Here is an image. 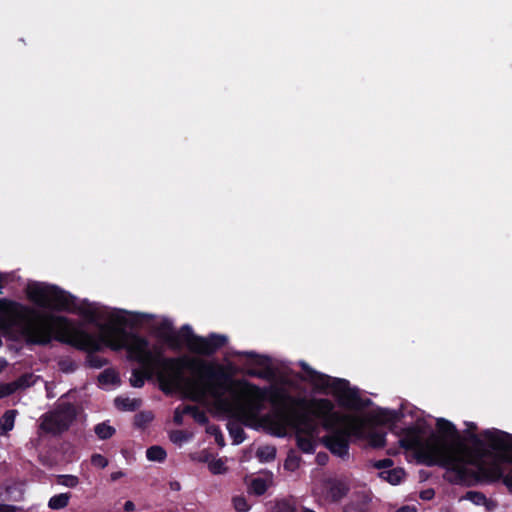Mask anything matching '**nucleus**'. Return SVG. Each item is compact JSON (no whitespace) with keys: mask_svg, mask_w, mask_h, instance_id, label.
Returning <instances> with one entry per match:
<instances>
[{"mask_svg":"<svg viewBox=\"0 0 512 512\" xmlns=\"http://www.w3.org/2000/svg\"><path fill=\"white\" fill-rule=\"evenodd\" d=\"M243 356L252 360L256 365L264 367L263 370L250 369L247 371V375L250 377H256L260 379L269 380L274 376V370L271 367V358L267 355H260L254 351H246L242 353Z\"/></svg>","mask_w":512,"mask_h":512,"instance_id":"obj_11","label":"nucleus"},{"mask_svg":"<svg viewBox=\"0 0 512 512\" xmlns=\"http://www.w3.org/2000/svg\"><path fill=\"white\" fill-rule=\"evenodd\" d=\"M233 507L238 512H247L249 510V505L247 500L243 496H235L232 499Z\"/></svg>","mask_w":512,"mask_h":512,"instance_id":"obj_33","label":"nucleus"},{"mask_svg":"<svg viewBox=\"0 0 512 512\" xmlns=\"http://www.w3.org/2000/svg\"><path fill=\"white\" fill-rule=\"evenodd\" d=\"M172 440H173L174 442H177V441H178V439H177V438H173V437H172Z\"/></svg>","mask_w":512,"mask_h":512,"instance_id":"obj_53","label":"nucleus"},{"mask_svg":"<svg viewBox=\"0 0 512 512\" xmlns=\"http://www.w3.org/2000/svg\"><path fill=\"white\" fill-rule=\"evenodd\" d=\"M380 475L390 484L397 485L405 477V471L402 468H393L388 471L381 472Z\"/></svg>","mask_w":512,"mask_h":512,"instance_id":"obj_20","label":"nucleus"},{"mask_svg":"<svg viewBox=\"0 0 512 512\" xmlns=\"http://www.w3.org/2000/svg\"><path fill=\"white\" fill-rule=\"evenodd\" d=\"M6 361L4 359H0V370H2L6 366Z\"/></svg>","mask_w":512,"mask_h":512,"instance_id":"obj_49","label":"nucleus"},{"mask_svg":"<svg viewBox=\"0 0 512 512\" xmlns=\"http://www.w3.org/2000/svg\"><path fill=\"white\" fill-rule=\"evenodd\" d=\"M326 496L331 502H339L349 492V487L342 481L339 480H328L327 481Z\"/></svg>","mask_w":512,"mask_h":512,"instance_id":"obj_13","label":"nucleus"},{"mask_svg":"<svg viewBox=\"0 0 512 512\" xmlns=\"http://www.w3.org/2000/svg\"><path fill=\"white\" fill-rule=\"evenodd\" d=\"M405 437L400 440L403 448L414 450L417 461L428 467L445 469L443 478L453 485L471 487L478 483H493L503 477L502 463L512 464V435L501 430H484L482 436L495 452V460L486 464L484 459L491 456L485 449L484 441L475 433L470 435L474 450L464 455L449 445L423 442L420 429L410 426L403 430Z\"/></svg>","mask_w":512,"mask_h":512,"instance_id":"obj_2","label":"nucleus"},{"mask_svg":"<svg viewBox=\"0 0 512 512\" xmlns=\"http://www.w3.org/2000/svg\"><path fill=\"white\" fill-rule=\"evenodd\" d=\"M295 438L297 447L303 453L311 454L315 452L316 442L314 441L312 435L303 436L302 434H296Z\"/></svg>","mask_w":512,"mask_h":512,"instance_id":"obj_15","label":"nucleus"},{"mask_svg":"<svg viewBox=\"0 0 512 512\" xmlns=\"http://www.w3.org/2000/svg\"><path fill=\"white\" fill-rule=\"evenodd\" d=\"M373 466H374V468L379 469V470L385 469V468H390L393 466V460L390 458H384V459L376 461L373 464Z\"/></svg>","mask_w":512,"mask_h":512,"instance_id":"obj_39","label":"nucleus"},{"mask_svg":"<svg viewBox=\"0 0 512 512\" xmlns=\"http://www.w3.org/2000/svg\"><path fill=\"white\" fill-rule=\"evenodd\" d=\"M436 427L438 432L446 439H451L456 443L458 448H465V445L461 439L460 433L456 426L444 418L437 419Z\"/></svg>","mask_w":512,"mask_h":512,"instance_id":"obj_12","label":"nucleus"},{"mask_svg":"<svg viewBox=\"0 0 512 512\" xmlns=\"http://www.w3.org/2000/svg\"><path fill=\"white\" fill-rule=\"evenodd\" d=\"M182 340L187 348L195 354L211 356L227 343V337L211 333L207 337L194 334L189 325L181 327Z\"/></svg>","mask_w":512,"mask_h":512,"instance_id":"obj_9","label":"nucleus"},{"mask_svg":"<svg viewBox=\"0 0 512 512\" xmlns=\"http://www.w3.org/2000/svg\"><path fill=\"white\" fill-rule=\"evenodd\" d=\"M395 512H417V509L415 506L404 505L397 509Z\"/></svg>","mask_w":512,"mask_h":512,"instance_id":"obj_44","label":"nucleus"},{"mask_svg":"<svg viewBox=\"0 0 512 512\" xmlns=\"http://www.w3.org/2000/svg\"><path fill=\"white\" fill-rule=\"evenodd\" d=\"M98 381L101 384H116L119 382V376L114 369L108 368L100 373Z\"/></svg>","mask_w":512,"mask_h":512,"instance_id":"obj_25","label":"nucleus"},{"mask_svg":"<svg viewBox=\"0 0 512 512\" xmlns=\"http://www.w3.org/2000/svg\"><path fill=\"white\" fill-rule=\"evenodd\" d=\"M435 495V492L433 489H427L420 493V497L423 500H431Z\"/></svg>","mask_w":512,"mask_h":512,"instance_id":"obj_41","label":"nucleus"},{"mask_svg":"<svg viewBox=\"0 0 512 512\" xmlns=\"http://www.w3.org/2000/svg\"><path fill=\"white\" fill-rule=\"evenodd\" d=\"M94 432L99 439L107 440L115 434L116 430L106 422H102L94 427Z\"/></svg>","mask_w":512,"mask_h":512,"instance_id":"obj_23","label":"nucleus"},{"mask_svg":"<svg viewBox=\"0 0 512 512\" xmlns=\"http://www.w3.org/2000/svg\"><path fill=\"white\" fill-rule=\"evenodd\" d=\"M146 457L149 461L162 463L167 458V452L162 446L153 445L146 450Z\"/></svg>","mask_w":512,"mask_h":512,"instance_id":"obj_17","label":"nucleus"},{"mask_svg":"<svg viewBox=\"0 0 512 512\" xmlns=\"http://www.w3.org/2000/svg\"><path fill=\"white\" fill-rule=\"evenodd\" d=\"M276 452L277 451L274 446L266 445L257 449L256 456L260 462L268 463L275 459Z\"/></svg>","mask_w":512,"mask_h":512,"instance_id":"obj_22","label":"nucleus"},{"mask_svg":"<svg viewBox=\"0 0 512 512\" xmlns=\"http://www.w3.org/2000/svg\"><path fill=\"white\" fill-rule=\"evenodd\" d=\"M91 463L93 466L103 469L108 465V460L103 455L96 453L92 455Z\"/></svg>","mask_w":512,"mask_h":512,"instance_id":"obj_36","label":"nucleus"},{"mask_svg":"<svg viewBox=\"0 0 512 512\" xmlns=\"http://www.w3.org/2000/svg\"><path fill=\"white\" fill-rule=\"evenodd\" d=\"M209 470L212 474H223L226 471L224 462L221 459L213 460L208 465Z\"/></svg>","mask_w":512,"mask_h":512,"instance_id":"obj_35","label":"nucleus"},{"mask_svg":"<svg viewBox=\"0 0 512 512\" xmlns=\"http://www.w3.org/2000/svg\"><path fill=\"white\" fill-rule=\"evenodd\" d=\"M505 485L512 490V471L504 477Z\"/></svg>","mask_w":512,"mask_h":512,"instance_id":"obj_46","label":"nucleus"},{"mask_svg":"<svg viewBox=\"0 0 512 512\" xmlns=\"http://www.w3.org/2000/svg\"><path fill=\"white\" fill-rule=\"evenodd\" d=\"M310 404L314 417L330 432L322 438L324 446L338 457L348 456L350 438L362 433V421L335 411L333 402L327 398L312 399Z\"/></svg>","mask_w":512,"mask_h":512,"instance_id":"obj_5","label":"nucleus"},{"mask_svg":"<svg viewBox=\"0 0 512 512\" xmlns=\"http://www.w3.org/2000/svg\"><path fill=\"white\" fill-rule=\"evenodd\" d=\"M32 377V374H23L12 383L14 384V387H16V390L26 388L32 385Z\"/></svg>","mask_w":512,"mask_h":512,"instance_id":"obj_34","label":"nucleus"},{"mask_svg":"<svg viewBox=\"0 0 512 512\" xmlns=\"http://www.w3.org/2000/svg\"><path fill=\"white\" fill-rule=\"evenodd\" d=\"M19 327L27 344L46 346L54 339L62 344L87 352L86 365L100 369L109 361L95 355L102 351V342L91 333L76 328L65 316L42 313L20 302L0 298V330Z\"/></svg>","mask_w":512,"mask_h":512,"instance_id":"obj_3","label":"nucleus"},{"mask_svg":"<svg viewBox=\"0 0 512 512\" xmlns=\"http://www.w3.org/2000/svg\"><path fill=\"white\" fill-rule=\"evenodd\" d=\"M153 420L151 412H140L134 416V424L139 428H144Z\"/></svg>","mask_w":512,"mask_h":512,"instance_id":"obj_30","label":"nucleus"},{"mask_svg":"<svg viewBox=\"0 0 512 512\" xmlns=\"http://www.w3.org/2000/svg\"><path fill=\"white\" fill-rule=\"evenodd\" d=\"M115 405L117 408L127 411H134L137 408L136 400H131L129 398H116Z\"/></svg>","mask_w":512,"mask_h":512,"instance_id":"obj_29","label":"nucleus"},{"mask_svg":"<svg viewBox=\"0 0 512 512\" xmlns=\"http://www.w3.org/2000/svg\"><path fill=\"white\" fill-rule=\"evenodd\" d=\"M15 391L16 387H14V384L12 382L0 385V398L9 396Z\"/></svg>","mask_w":512,"mask_h":512,"instance_id":"obj_38","label":"nucleus"},{"mask_svg":"<svg viewBox=\"0 0 512 512\" xmlns=\"http://www.w3.org/2000/svg\"><path fill=\"white\" fill-rule=\"evenodd\" d=\"M316 460L319 465H325L328 460V455L326 453H318Z\"/></svg>","mask_w":512,"mask_h":512,"instance_id":"obj_43","label":"nucleus"},{"mask_svg":"<svg viewBox=\"0 0 512 512\" xmlns=\"http://www.w3.org/2000/svg\"><path fill=\"white\" fill-rule=\"evenodd\" d=\"M207 432L214 436L215 442L220 446L223 447L225 445L224 436L221 432V429L217 425H211L207 428Z\"/></svg>","mask_w":512,"mask_h":512,"instance_id":"obj_32","label":"nucleus"},{"mask_svg":"<svg viewBox=\"0 0 512 512\" xmlns=\"http://www.w3.org/2000/svg\"><path fill=\"white\" fill-rule=\"evenodd\" d=\"M227 429L234 444H241L245 440L246 433L239 423L229 422Z\"/></svg>","mask_w":512,"mask_h":512,"instance_id":"obj_19","label":"nucleus"},{"mask_svg":"<svg viewBox=\"0 0 512 512\" xmlns=\"http://www.w3.org/2000/svg\"><path fill=\"white\" fill-rule=\"evenodd\" d=\"M60 369L65 373L74 372L77 368L76 364L72 360H63L59 363Z\"/></svg>","mask_w":512,"mask_h":512,"instance_id":"obj_37","label":"nucleus"},{"mask_svg":"<svg viewBox=\"0 0 512 512\" xmlns=\"http://www.w3.org/2000/svg\"><path fill=\"white\" fill-rule=\"evenodd\" d=\"M119 322L122 323V324H125V319L121 318V319H119Z\"/></svg>","mask_w":512,"mask_h":512,"instance_id":"obj_52","label":"nucleus"},{"mask_svg":"<svg viewBox=\"0 0 512 512\" xmlns=\"http://www.w3.org/2000/svg\"><path fill=\"white\" fill-rule=\"evenodd\" d=\"M58 483L69 488H74L78 485L79 479L74 475H59Z\"/></svg>","mask_w":512,"mask_h":512,"instance_id":"obj_31","label":"nucleus"},{"mask_svg":"<svg viewBox=\"0 0 512 512\" xmlns=\"http://www.w3.org/2000/svg\"><path fill=\"white\" fill-rule=\"evenodd\" d=\"M268 489L267 483L263 478L257 477L251 481L249 490L251 493L257 496H261L266 493Z\"/></svg>","mask_w":512,"mask_h":512,"instance_id":"obj_26","label":"nucleus"},{"mask_svg":"<svg viewBox=\"0 0 512 512\" xmlns=\"http://www.w3.org/2000/svg\"><path fill=\"white\" fill-rule=\"evenodd\" d=\"M70 493H60L52 496L48 501V507L52 510H60L69 504Z\"/></svg>","mask_w":512,"mask_h":512,"instance_id":"obj_18","label":"nucleus"},{"mask_svg":"<svg viewBox=\"0 0 512 512\" xmlns=\"http://www.w3.org/2000/svg\"><path fill=\"white\" fill-rule=\"evenodd\" d=\"M303 372L306 373L308 380L315 386L326 389L330 388L341 407L362 410L372 404L371 399L362 398L356 387H351L350 382L343 378H332L326 374L316 371L307 363L300 364Z\"/></svg>","mask_w":512,"mask_h":512,"instance_id":"obj_7","label":"nucleus"},{"mask_svg":"<svg viewBox=\"0 0 512 512\" xmlns=\"http://www.w3.org/2000/svg\"><path fill=\"white\" fill-rule=\"evenodd\" d=\"M184 413L192 416V418L201 425H205L209 421L206 413L197 406L186 405L184 407Z\"/></svg>","mask_w":512,"mask_h":512,"instance_id":"obj_21","label":"nucleus"},{"mask_svg":"<svg viewBox=\"0 0 512 512\" xmlns=\"http://www.w3.org/2000/svg\"><path fill=\"white\" fill-rule=\"evenodd\" d=\"M171 487H172V489L179 490L180 489V484L178 482H174V483L171 484Z\"/></svg>","mask_w":512,"mask_h":512,"instance_id":"obj_48","label":"nucleus"},{"mask_svg":"<svg viewBox=\"0 0 512 512\" xmlns=\"http://www.w3.org/2000/svg\"><path fill=\"white\" fill-rule=\"evenodd\" d=\"M301 457L294 451L290 450L287 458L284 461V469L287 471L294 472L300 466Z\"/></svg>","mask_w":512,"mask_h":512,"instance_id":"obj_24","label":"nucleus"},{"mask_svg":"<svg viewBox=\"0 0 512 512\" xmlns=\"http://www.w3.org/2000/svg\"><path fill=\"white\" fill-rule=\"evenodd\" d=\"M465 499L471 501L475 505H488V499L482 492L479 491H468L465 496Z\"/></svg>","mask_w":512,"mask_h":512,"instance_id":"obj_27","label":"nucleus"},{"mask_svg":"<svg viewBox=\"0 0 512 512\" xmlns=\"http://www.w3.org/2000/svg\"><path fill=\"white\" fill-rule=\"evenodd\" d=\"M123 508L125 512H133L135 510V504L132 501L128 500L125 502Z\"/></svg>","mask_w":512,"mask_h":512,"instance_id":"obj_45","label":"nucleus"},{"mask_svg":"<svg viewBox=\"0 0 512 512\" xmlns=\"http://www.w3.org/2000/svg\"><path fill=\"white\" fill-rule=\"evenodd\" d=\"M105 345L113 351L126 350L127 359L140 365L132 370L129 380L134 388H141L146 380L156 377L165 394L185 391L194 401L210 396L221 407L230 405L225 393L231 391L233 378L221 364L188 355L166 357L161 348L150 349L144 336L123 329L107 339Z\"/></svg>","mask_w":512,"mask_h":512,"instance_id":"obj_1","label":"nucleus"},{"mask_svg":"<svg viewBox=\"0 0 512 512\" xmlns=\"http://www.w3.org/2000/svg\"><path fill=\"white\" fill-rule=\"evenodd\" d=\"M368 441L373 448H383L386 445V434L373 432L369 435Z\"/></svg>","mask_w":512,"mask_h":512,"instance_id":"obj_28","label":"nucleus"},{"mask_svg":"<svg viewBox=\"0 0 512 512\" xmlns=\"http://www.w3.org/2000/svg\"><path fill=\"white\" fill-rule=\"evenodd\" d=\"M16 410H7L0 417V435H6L14 427Z\"/></svg>","mask_w":512,"mask_h":512,"instance_id":"obj_16","label":"nucleus"},{"mask_svg":"<svg viewBox=\"0 0 512 512\" xmlns=\"http://www.w3.org/2000/svg\"><path fill=\"white\" fill-rule=\"evenodd\" d=\"M238 387L242 403L238 406L245 417L257 415L263 408V402L269 400L273 406L272 414L266 415L263 421L273 430L277 437H284L288 427L296 430V434L313 435L316 425L311 415V401L295 398L277 388H260L246 380H234L231 389Z\"/></svg>","mask_w":512,"mask_h":512,"instance_id":"obj_4","label":"nucleus"},{"mask_svg":"<svg viewBox=\"0 0 512 512\" xmlns=\"http://www.w3.org/2000/svg\"><path fill=\"white\" fill-rule=\"evenodd\" d=\"M124 475L125 474L122 471H117V472H113L110 477H111L112 481H117L118 479H120Z\"/></svg>","mask_w":512,"mask_h":512,"instance_id":"obj_47","label":"nucleus"},{"mask_svg":"<svg viewBox=\"0 0 512 512\" xmlns=\"http://www.w3.org/2000/svg\"><path fill=\"white\" fill-rule=\"evenodd\" d=\"M469 428L472 429V430H476L477 429V426L475 423H470L469 424Z\"/></svg>","mask_w":512,"mask_h":512,"instance_id":"obj_50","label":"nucleus"},{"mask_svg":"<svg viewBox=\"0 0 512 512\" xmlns=\"http://www.w3.org/2000/svg\"><path fill=\"white\" fill-rule=\"evenodd\" d=\"M184 409L180 411L179 408H176L174 411L173 421L177 425H181L183 423V415H184Z\"/></svg>","mask_w":512,"mask_h":512,"instance_id":"obj_40","label":"nucleus"},{"mask_svg":"<svg viewBox=\"0 0 512 512\" xmlns=\"http://www.w3.org/2000/svg\"><path fill=\"white\" fill-rule=\"evenodd\" d=\"M302 512H315V511L312 509H309V508H303Z\"/></svg>","mask_w":512,"mask_h":512,"instance_id":"obj_51","label":"nucleus"},{"mask_svg":"<svg viewBox=\"0 0 512 512\" xmlns=\"http://www.w3.org/2000/svg\"><path fill=\"white\" fill-rule=\"evenodd\" d=\"M156 336L163 340L171 349L177 350L182 347L181 330L176 332L173 323L169 319L162 320L155 327Z\"/></svg>","mask_w":512,"mask_h":512,"instance_id":"obj_10","label":"nucleus"},{"mask_svg":"<svg viewBox=\"0 0 512 512\" xmlns=\"http://www.w3.org/2000/svg\"><path fill=\"white\" fill-rule=\"evenodd\" d=\"M18 508L10 504L0 503V512H17Z\"/></svg>","mask_w":512,"mask_h":512,"instance_id":"obj_42","label":"nucleus"},{"mask_svg":"<svg viewBox=\"0 0 512 512\" xmlns=\"http://www.w3.org/2000/svg\"><path fill=\"white\" fill-rule=\"evenodd\" d=\"M401 411L379 408L376 413L377 420L382 424H396L402 418Z\"/></svg>","mask_w":512,"mask_h":512,"instance_id":"obj_14","label":"nucleus"},{"mask_svg":"<svg viewBox=\"0 0 512 512\" xmlns=\"http://www.w3.org/2000/svg\"><path fill=\"white\" fill-rule=\"evenodd\" d=\"M79 411L74 403L59 401L52 410L41 416L39 428L46 434L60 436L70 429Z\"/></svg>","mask_w":512,"mask_h":512,"instance_id":"obj_8","label":"nucleus"},{"mask_svg":"<svg viewBox=\"0 0 512 512\" xmlns=\"http://www.w3.org/2000/svg\"><path fill=\"white\" fill-rule=\"evenodd\" d=\"M27 296L35 305L42 308H49L54 311L77 312L87 322L95 324L100 319V315L91 303L84 300L77 306L76 297L69 292L61 289L57 285L35 284L29 287Z\"/></svg>","mask_w":512,"mask_h":512,"instance_id":"obj_6","label":"nucleus"}]
</instances>
